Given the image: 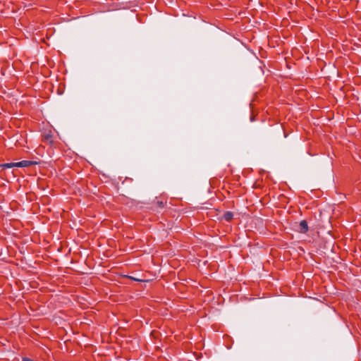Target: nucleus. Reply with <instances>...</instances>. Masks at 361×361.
I'll list each match as a JSON object with an SVG mask.
<instances>
[{
	"instance_id": "f257e3e1",
	"label": "nucleus",
	"mask_w": 361,
	"mask_h": 361,
	"mask_svg": "<svg viewBox=\"0 0 361 361\" xmlns=\"http://www.w3.org/2000/svg\"><path fill=\"white\" fill-rule=\"evenodd\" d=\"M298 230L300 233H305L307 231L308 226H307V223L306 221L303 220L300 223Z\"/></svg>"
},
{
	"instance_id": "7ed1b4c3",
	"label": "nucleus",
	"mask_w": 361,
	"mask_h": 361,
	"mask_svg": "<svg viewBox=\"0 0 361 361\" xmlns=\"http://www.w3.org/2000/svg\"><path fill=\"white\" fill-rule=\"evenodd\" d=\"M14 166L18 167L17 162L7 163L0 165V168L2 169H8Z\"/></svg>"
},
{
	"instance_id": "f03ea898",
	"label": "nucleus",
	"mask_w": 361,
	"mask_h": 361,
	"mask_svg": "<svg viewBox=\"0 0 361 361\" xmlns=\"http://www.w3.org/2000/svg\"><path fill=\"white\" fill-rule=\"evenodd\" d=\"M36 161H22L20 162H17L18 167H27L32 164H36Z\"/></svg>"
},
{
	"instance_id": "39448f33",
	"label": "nucleus",
	"mask_w": 361,
	"mask_h": 361,
	"mask_svg": "<svg viewBox=\"0 0 361 361\" xmlns=\"http://www.w3.org/2000/svg\"><path fill=\"white\" fill-rule=\"evenodd\" d=\"M132 279L135 280V281H145L144 280H142V279H138L137 278H133V277H130Z\"/></svg>"
},
{
	"instance_id": "20e7f679",
	"label": "nucleus",
	"mask_w": 361,
	"mask_h": 361,
	"mask_svg": "<svg viewBox=\"0 0 361 361\" xmlns=\"http://www.w3.org/2000/svg\"><path fill=\"white\" fill-rule=\"evenodd\" d=\"M232 218H233V214L230 212L225 213L224 215V219L226 221H230L232 219Z\"/></svg>"
}]
</instances>
